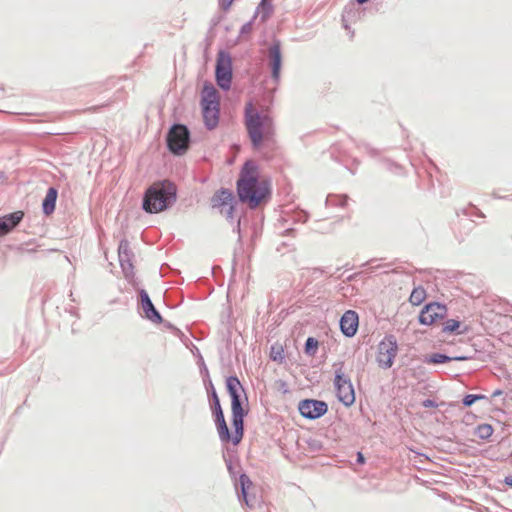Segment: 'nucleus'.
Returning a JSON list of instances; mask_svg holds the SVG:
<instances>
[{"mask_svg":"<svg viewBox=\"0 0 512 512\" xmlns=\"http://www.w3.org/2000/svg\"><path fill=\"white\" fill-rule=\"evenodd\" d=\"M270 193V180L260 173L258 165L252 160L245 162L237 180L240 201L254 209L266 203Z\"/></svg>","mask_w":512,"mask_h":512,"instance_id":"1","label":"nucleus"},{"mask_svg":"<svg viewBox=\"0 0 512 512\" xmlns=\"http://www.w3.org/2000/svg\"><path fill=\"white\" fill-rule=\"evenodd\" d=\"M245 126L255 148L273 134V120L268 109H257L252 102L245 106Z\"/></svg>","mask_w":512,"mask_h":512,"instance_id":"2","label":"nucleus"},{"mask_svg":"<svg viewBox=\"0 0 512 512\" xmlns=\"http://www.w3.org/2000/svg\"><path fill=\"white\" fill-rule=\"evenodd\" d=\"M175 186L168 181L152 184L146 191L143 209L148 213H158L165 210L174 200Z\"/></svg>","mask_w":512,"mask_h":512,"instance_id":"3","label":"nucleus"},{"mask_svg":"<svg viewBox=\"0 0 512 512\" xmlns=\"http://www.w3.org/2000/svg\"><path fill=\"white\" fill-rule=\"evenodd\" d=\"M226 387L232 400V426L234 431L230 433V441L234 445H237L241 442L244 435L243 420L244 416L246 415V412L242 408L240 402V391L242 390V385L237 377L231 376L226 380Z\"/></svg>","mask_w":512,"mask_h":512,"instance_id":"4","label":"nucleus"},{"mask_svg":"<svg viewBox=\"0 0 512 512\" xmlns=\"http://www.w3.org/2000/svg\"><path fill=\"white\" fill-rule=\"evenodd\" d=\"M201 107L205 125L213 129L219 122L220 96L216 88L205 83L201 91Z\"/></svg>","mask_w":512,"mask_h":512,"instance_id":"5","label":"nucleus"},{"mask_svg":"<svg viewBox=\"0 0 512 512\" xmlns=\"http://www.w3.org/2000/svg\"><path fill=\"white\" fill-rule=\"evenodd\" d=\"M334 386L337 398L345 406L349 407L355 402V391L350 376L343 370V364L335 370Z\"/></svg>","mask_w":512,"mask_h":512,"instance_id":"6","label":"nucleus"},{"mask_svg":"<svg viewBox=\"0 0 512 512\" xmlns=\"http://www.w3.org/2000/svg\"><path fill=\"white\" fill-rule=\"evenodd\" d=\"M189 131L181 124L174 125L167 135V145L174 154L181 155L188 149Z\"/></svg>","mask_w":512,"mask_h":512,"instance_id":"7","label":"nucleus"},{"mask_svg":"<svg viewBox=\"0 0 512 512\" xmlns=\"http://www.w3.org/2000/svg\"><path fill=\"white\" fill-rule=\"evenodd\" d=\"M397 341L393 336L385 337L378 345L377 362L382 368H390L397 355Z\"/></svg>","mask_w":512,"mask_h":512,"instance_id":"8","label":"nucleus"},{"mask_svg":"<svg viewBox=\"0 0 512 512\" xmlns=\"http://www.w3.org/2000/svg\"><path fill=\"white\" fill-rule=\"evenodd\" d=\"M216 81L224 90H228L232 81V60L229 54L220 52L216 63Z\"/></svg>","mask_w":512,"mask_h":512,"instance_id":"9","label":"nucleus"},{"mask_svg":"<svg viewBox=\"0 0 512 512\" xmlns=\"http://www.w3.org/2000/svg\"><path fill=\"white\" fill-rule=\"evenodd\" d=\"M447 315L445 305L434 302L424 306L419 314V322L422 325L431 326L442 321Z\"/></svg>","mask_w":512,"mask_h":512,"instance_id":"10","label":"nucleus"},{"mask_svg":"<svg viewBox=\"0 0 512 512\" xmlns=\"http://www.w3.org/2000/svg\"><path fill=\"white\" fill-rule=\"evenodd\" d=\"M235 198L228 189L217 191L211 198V206L220 210L227 217H232L234 211Z\"/></svg>","mask_w":512,"mask_h":512,"instance_id":"11","label":"nucleus"},{"mask_svg":"<svg viewBox=\"0 0 512 512\" xmlns=\"http://www.w3.org/2000/svg\"><path fill=\"white\" fill-rule=\"evenodd\" d=\"M213 399V414L215 417V423L217 427V432L219 434V438L222 442L228 443L230 441L231 435L227 426V423L224 418V413L221 408L219 397L215 390L212 392Z\"/></svg>","mask_w":512,"mask_h":512,"instance_id":"12","label":"nucleus"},{"mask_svg":"<svg viewBox=\"0 0 512 512\" xmlns=\"http://www.w3.org/2000/svg\"><path fill=\"white\" fill-rule=\"evenodd\" d=\"M301 415L308 419H316L327 412L328 406L324 401L306 399L299 403Z\"/></svg>","mask_w":512,"mask_h":512,"instance_id":"13","label":"nucleus"},{"mask_svg":"<svg viewBox=\"0 0 512 512\" xmlns=\"http://www.w3.org/2000/svg\"><path fill=\"white\" fill-rule=\"evenodd\" d=\"M359 318L358 314L353 310L346 311L340 320V328L342 333L347 337H352L358 330Z\"/></svg>","mask_w":512,"mask_h":512,"instance_id":"14","label":"nucleus"},{"mask_svg":"<svg viewBox=\"0 0 512 512\" xmlns=\"http://www.w3.org/2000/svg\"><path fill=\"white\" fill-rule=\"evenodd\" d=\"M140 301L145 317L154 323H161L162 317L159 314V312L155 309L152 301L150 300L145 290L140 291Z\"/></svg>","mask_w":512,"mask_h":512,"instance_id":"15","label":"nucleus"},{"mask_svg":"<svg viewBox=\"0 0 512 512\" xmlns=\"http://www.w3.org/2000/svg\"><path fill=\"white\" fill-rule=\"evenodd\" d=\"M24 213L16 211L11 214L0 217V237L12 231L22 220Z\"/></svg>","mask_w":512,"mask_h":512,"instance_id":"16","label":"nucleus"},{"mask_svg":"<svg viewBox=\"0 0 512 512\" xmlns=\"http://www.w3.org/2000/svg\"><path fill=\"white\" fill-rule=\"evenodd\" d=\"M270 65L272 68V77L278 80L280 77V70L282 65V57L280 47L278 44L273 45L269 49Z\"/></svg>","mask_w":512,"mask_h":512,"instance_id":"17","label":"nucleus"},{"mask_svg":"<svg viewBox=\"0 0 512 512\" xmlns=\"http://www.w3.org/2000/svg\"><path fill=\"white\" fill-rule=\"evenodd\" d=\"M57 195L58 192L55 188L51 187L48 189L43 201V211L45 214L49 215L54 211Z\"/></svg>","mask_w":512,"mask_h":512,"instance_id":"18","label":"nucleus"},{"mask_svg":"<svg viewBox=\"0 0 512 512\" xmlns=\"http://www.w3.org/2000/svg\"><path fill=\"white\" fill-rule=\"evenodd\" d=\"M426 297V290L423 287H416L411 292L409 301L412 305L418 306L425 301Z\"/></svg>","mask_w":512,"mask_h":512,"instance_id":"19","label":"nucleus"},{"mask_svg":"<svg viewBox=\"0 0 512 512\" xmlns=\"http://www.w3.org/2000/svg\"><path fill=\"white\" fill-rule=\"evenodd\" d=\"M464 359H466V358L461 357V356L449 357L444 354L434 353V354L429 355V357L427 358V362L432 363V364H440V363H444V362H447L450 360H464Z\"/></svg>","mask_w":512,"mask_h":512,"instance_id":"20","label":"nucleus"},{"mask_svg":"<svg viewBox=\"0 0 512 512\" xmlns=\"http://www.w3.org/2000/svg\"><path fill=\"white\" fill-rule=\"evenodd\" d=\"M283 348L281 345H273L270 351V357L274 361H282L284 359Z\"/></svg>","mask_w":512,"mask_h":512,"instance_id":"21","label":"nucleus"},{"mask_svg":"<svg viewBox=\"0 0 512 512\" xmlns=\"http://www.w3.org/2000/svg\"><path fill=\"white\" fill-rule=\"evenodd\" d=\"M318 348V341L312 337H309L305 343V352L310 355H314Z\"/></svg>","mask_w":512,"mask_h":512,"instance_id":"22","label":"nucleus"},{"mask_svg":"<svg viewBox=\"0 0 512 512\" xmlns=\"http://www.w3.org/2000/svg\"><path fill=\"white\" fill-rule=\"evenodd\" d=\"M461 323L454 319H449L444 323V332H455L460 328Z\"/></svg>","mask_w":512,"mask_h":512,"instance_id":"23","label":"nucleus"},{"mask_svg":"<svg viewBox=\"0 0 512 512\" xmlns=\"http://www.w3.org/2000/svg\"><path fill=\"white\" fill-rule=\"evenodd\" d=\"M240 484L242 488V495L244 499L246 500V490L249 488V486L252 484L250 479L246 475L240 476Z\"/></svg>","mask_w":512,"mask_h":512,"instance_id":"24","label":"nucleus"},{"mask_svg":"<svg viewBox=\"0 0 512 512\" xmlns=\"http://www.w3.org/2000/svg\"><path fill=\"white\" fill-rule=\"evenodd\" d=\"M492 433H493V429H492L491 425L482 424V439L490 437L492 435Z\"/></svg>","mask_w":512,"mask_h":512,"instance_id":"25","label":"nucleus"},{"mask_svg":"<svg viewBox=\"0 0 512 512\" xmlns=\"http://www.w3.org/2000/svg\"><path fill=\"white\" fill-rule=\"evenodd\" d=\"M480 397L478 395H467L464 399H463V403L465 406H470L472 405L475 401H477Z\"/></svg>","mask_w":512,"mask_h":512,"instance_id":"26","label":"nucleus"},{"mask_svg":"<svg viewBox=\"0 0 512 512\" xmlns=\"http://www.w3.org/2000/svg\"><path fill=\"white\" fill-rule=\"evenodd\" d=\"M128 255V244L126 242H121L119 245V256L122 258V255Z\"/></svg>","mask_w":512,"mask_h":512,"instance_id":"27","label":"nucleus"},{"mask_svg":"<svg viewBox=\"0 0 512 512\" xmlns=\"http://www.w3.org/2000/svg\"><path fill=\"white\" fill-rule=\"evenodd\" d=\"M234 0H219L220 2V6L224 9V10H227L233 3Z\"/></svg>","mask_w":512,"mask_h":512,"instance_id":"28","label":"nucleus"},{"mask_svg":"<svg viewBox=\"0 0 512 512\" xmlns=\"http://www.w3.org/2000/svg\"><path fill=\"white\" fill-rule=\"evenodd\" d=\"M357 462L359 464H364L365 463L364 455L361 452L357 453Z\"/></svg>","mask_w":512,"mask_h":512,"instance_id":"29","label":"nucleus"},{"mask_svg":"<svg viewBox=\"0 0 512 512\" xmlns=\"http://www.w3.org/2000/svg\"><path fill=\"white\" fill-rule=\"evenodd\" d=\"M504 482L509 485V486H512V475L510 476H507L504 480Z\"/></svg>","mask_w":512,"mask_h":512,"instance_id":"30","label":"nucleus"},{"mask_svg":"<svg viewBox=\"0 0 512 512\" xmlns=\"http://www.w3.org/2000/svg\"><path fill=\"white\" fill-rule=\"evenodd\" d=\"M431 404H432V403H431V401H426V402L424 403V405H425L426 407L430 406Z\"/></svg>","mask_w":512,"mask_h":512,"instance_id":"31","label":"nucleus"},{"mask_svg":"<svg viewBox=\"0 0 512 512\" xmlns=\"http://www.w3.org/2000/svg\"><path fill=\"white\" fill-rule=\"evenodd\" d=\"M367 1H368V0H357V2H358L359 4H363V3L367 2Z\"/></svg>","mask_w":512,"mask_h":512,"instance_id":"32","label":"nucleus"}]
</instances>
